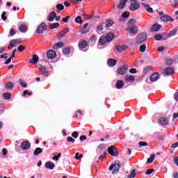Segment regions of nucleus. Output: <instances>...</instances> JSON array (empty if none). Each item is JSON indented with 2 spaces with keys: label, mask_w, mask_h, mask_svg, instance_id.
I'll list each match as a JSON object with an SVG mask.
<instances>
[{
  "label": "nucleus",
  "mask_w": 178,
  "mask_h": 178,
  "mask_svg": "<svg viewBox=\"0 0 178 178\" xmlns=\"http://www.w3.org/2000/svg\"><path fill=\"white\" fill-rule=\"evenodd\" d=\"M29 63L31 65H36V63H38V55H33V58L29 60Z\"/></svg>",
  "instance_id": "obj_17"
},
{
  "label": "nucleus",
  "mask_w": 178,
  "mask_h": 178,
  "mask_svg": "<svg viewBox=\"0 0 178 178\" xmlns=\"http://www.w3.org/2000/svg\"><path fill=\"white\" fill-rule=\"evenodd\" d=\"M174 99H175V101H178V92L174 94Z\"/></svg>",
  "instance_id": "obj_62"
},
{
  "label": "nucleus",
  "mask_w": 178,
  "mask_h": 178,
  "mask_svg": "<svg viewBox=\"0 0 178 178\" xmlns=\"http://www.w3.org/2000/svg\"><path fill=\"white\" fill-rule=\"evenodd\" d=\"M129 9L132 11L140 9V3H137L136 0H131V5L129 6Z\"/></svg>",
  "instance_id": "obj_5"
},
{
  "label": "nucleus",
  "mask_w": 178,
  "mask_h": 178,
  "mask_svg": "<svg viewBox=\"0 0 178 178\" xmlns=\"http://www.w3.org/2000/svg\"><path fill=\"white\" fill-rule=\"evenodd\" d=\"M40 154H42V149L40 147H37L35 149L33 154L37 156V155H40Z\"/></svg>",
  "instance_id": "obj_34"
},
{
  "label": "nucleus",
  "mask_w": 178,
  "mask_h": 178,
  "mask_svg": "<svg viewBox=\"0 0 178 178\" xmlns=\"http://www.w3.org/2000/svg\"><path fill=\"white\" fill-rule=\"evenodd\" d=\"M63 47V42H58L54 44L52 46L53 49H59V48H62Z\"/></svg>",
  "instance_id": "obj_26"
},
{
  "label": "nucleus",
  "mask_w": 178,
  "mask_h": 178,
  "mask_svg": "<svg viewBox=\"0 0 178 178\" xmlns=\"http://www.w3.org/2000/svg\"><path fill=\"white\" fill-rule=\"evenodd\" d=\"M26 47L23 45H19L18 47V51L19 52H22L24 49H25Z\"/></svg>",
  "instance_id": "obj_53"
},
{
  "label": "nucleus",
  "mask_w": 178,
  "mask_h": 178,
  "mask_svg": "<svg viewBox=\"0 0 178 178\" xmlns=\"http://www.w3.org/2000/svg\"><path fill=\"white\" fill-rule=\"evenodd\" d=\"M120 169V163L119 161L115 162L109 167V170H113V175H116Z\"/></svg>",
  "instance_id": "obj_3"
},
{
  "label": "nucleus",
  "mask_w": 178,
  "mask_h": 178,
  "mask_svg": "<svg viewBox=\"0 0 178 178\" xmlns=\"http://www.w3.org/2000/svg\"><path fill=\"white\" fill-rule=\"evenodd\" d=\"M156 41H160V40H162V35L157 34L154 36Z\"/></svg>",
  "instance_id": "obj_51"
},
{
  "label": "nucleus",
  "mask_w": 178,
  "mask_h": 178,
  "mask_svg": "<svg viewBox=\"0 0 178 178\" xmlns=\"http://www.w3.org/2000/svg\"><path fill=\"white\" fill-rule=\"evenodd\" d=\"M151 69H152V66L151 65L147 66L146 67L144 68V73H148V72H149Z\"/></svg>",
  "instance_id": "obj_46"
},
{
  "label": "nucleus",
  "mask_w": 178,
  "mask_h": 178,
  "mask_svg": "<svg viewBox=\"0 0 178 178\" xmlns=\"http://www.w3.org/2000/svg\"><path fill=\"white\" fill-rule=\"evenodd\" d=\"M159 122H160L161 124H163V125H166L168 123V119H166L163 117L160 118Z\"/></svg>",
  "instance_id": "obj_33"
},
{
  "label": "nucleus",
  "mask_w": 178,
  "mask_h": 178,
  "mask_svg": "<svg viewBox=\"0 0 178 178\" xmlns=\"http://www.w3.org/2000/svg\"><path fill=\"white\" fill-rule=\"evenodd\" d=\"M125 49H127V45L126 44L116 46V50L118 52H122V51H125Z\"/></svg>",
  "instance_id": "obj_16"
},
{
  "label": "nucleus",
  "mask_w": 178,
  "mask_h": 178,
  "mask_svg": "<svg viewBox=\"0 0 178 178\" xmlns=\"http://www.w3.org/2000/svg\"><path fill=\"white\" fill-rule=\"evenodd\" d=\"M113 37H115V35H113V33H108L106 37V40H107V42H111V41H112L113 40Z\"/></svg>",
  "instance_id": "obj_29"
},
{
  "label": "nucleus",
  "mask_w": 178,
  "mask_h": 178,
  "mask_svg": "<svg viewBox=\"0 0 178 178\" xmlns=\"http://www.w3.org/2000/svg\"><path fill=\"white\" fill-rule=\"evenodd\" d=\"M159 78V74L156 72L151 75L150 80L151 81H156Z\"/></svg>",
  "instance_id": "obj_22"
},
{
  "label": "nucleus",
  "mask_w": 178,
  "mask_h": 178,
  "mask_svg": "<svg viewBox=\"0 0 178 178\" xmlns=\"http://www.w3.org/2000/svg\"><path fill=\"white\" fill-rule=\"evenodd\" d=\"M129 81H134V76H125V83H129Z\"/></svg>",
  "instance_id": "obj_31"
},
{
  "label": "nucleus",
  "mask_w": 178,
  "mask_h": 178,
  "mask_svg": "<svg viewBox=\"0 0 178 178\" xmlns=\"http://www.w3.org/2000/svg\"><path fill=\"white\" fill-rule=\"evenodd\" d=\"M172 63H173V60L169 58V59H167L166 60V65H172Z\"/></svg>",
  "instance_id": "obj_60"
},
{
  "label": "nucleus",
  "mask_w": 178,
  "mask_h": 178,
  "mask_svg": "<svg viewBox=\"0 0 178 178\" xmlns=\"http://www.w3.org/2000/svg\"><path fill=\"white\" fill-rule=\"evenodd\" d=\"M58 27H59L58 22L53 23L49 26V28L50 29V30H54V29H58Z\"/></svg>",
  "instance_id": "obj_32"
},
{
  "label": "nucleus",
  "mask_w": 178,
  "mask_h": 178,
  "mask_svg": "<svg viewBox=\"0 0 178 178\" xmlns=\"http://www.w3.org/2000/svg\"><path fill=\"white\" fill-rule=\"evenodd\" d=\"M129 0H120V3L118 6V9H124V7L126 6V3Z\"/></svg>",
  "instance_id": "obj_12"
},
{
  "label": "nucleus",
  "mask_w": 178,
  "mask_h": 178,
  "mask_svg": "<svg viewBox=\"0 0 178 178\" xmlns=\"http://www.w3.org/2000/svg\"><path fill=\"white\" fill-rule=\"evenodd\" d=\"M3 97L4 98V99H10V93H3Z\"/></svg>",
  "instance_id": "obj_41"
},
{
  "label": "nucleus",
  "mask_w": 178,
  "mask_h": 178,
  "mask_svg": "<svg viewBox=\"0 0 178 178\" xmlns=\"http://www.w3.org/2000/svg\"><path fill=\"white\" fill-rule=\"evenodd\" d=\"M19 84L24 88H26V87H27V83H26V81L22 80V79H19Z\"/></svg>",
  "instance_id": "obj_40"
},
{
  "label": "nucleus",
  "mask_w": 178,
  "mask_h": 178,
  "mask_svg": "<svg viewBox=\"0 0 178 178\" xmlns=\"http://www.w3.org/2000/svg\"><path fill=\"white\" fill-rule=\"evenodd\" d=\"M106 42H108V40H106L105 37H102L99 40V45H105Z\"/></svg>",
  "instance_id": "obj_30"
},
{
  "label": "nucleus",
  "mask_w": 178,
  "mask_h": 178,
  "mask_svg": "<svg viewBox=\"0 0 178 178\" xmlns=\"http://www.w3.org/2000/svg\"><path fill=\"white\" fill-rule=\"evenodd\" d=\"M142 5L144 6L147 12H149V13H152V12H154V10L149 6V5L145 3H142Z\"/></svg>",
  "instance_id": "obj_23"
},
{
  "label": "nucleus",
  "mask_w": 178,
  "mask_h": 178,
  "mask_svg": "<svg viewBox=\"0 0 178 178\" xmlns=\"http://www.w3.org/2000/svg\"><path fill=\"white\" fill-rule=\"evenodd\" d=\"M136 23V19H131L128 22V27L126 29V31H128L129 34H137V33H138V28L134 26Z\"/></svg>",
  "instance_id": "obj_1"
},
{
  "label": "nucleus",
  "mask_w": 178,
  "mask_h": 178,
  "mask_svg": "<svg viewBox=\"0 0 178 178\" xmlns=\"http://www.w3.org/2000/svg\"><path fill=\"white\" fill-rule=\"evenodd\" d=\"M147 40V33H142L139 34L136 38V42L137 44H141Z\"/></svg>",
  "instance_id": "obj_4"
},
{
  "label": "nucleus",
  "mask_w": 178,
  "mask_h": 178,
  "mask_svg": "<svg viewBox=\"0 0 178 178\" xmlns=\"http://www.w3.org/2000/svg\"><path fill=\"white\" fill-rule=\"evenodd\" d=\"M136 177V170H133L128 175V178H133Z\"/></svg>",
  "instance_id": "obj_43"
},
{
  "label": "nucleus",
  "mask_w": 178,
  "mask_h": 178,
  "mask_svg": "<svg viewBox=\"0 0 178 178\" xmlns=\"http://www.w3.org/2000/svg\"><path fill=\"white\" fill-rule=\"evenodd\" d=\"M45 22H42L36 29L37 34H42L45 31Z\"/></svg>",
  "instance_id": "obj_9"
},
{
  "label": "nucleus",
  "mask_w": 178,
  "mask_h": 178,
  "mask_svg": "<svg viewBox=\"0 0 178 178\" xmlns=\"http://www.w3.org/2000/svg\"><path fill=\"white\" fill-rule=\"evenodd\" d=\"M87 27H88V23H86L83 25V29L79 30V33H81V34H87V33H88V31L86 30V29H87Z\"/></svg>",
  "instance_id": "obj_21"
},
{
  "label": "nucleus",
  "mask_w": 178,
  "mask_h": 178,
  "mask_svg": "<svg viewBox=\"0 0 178 178\" xmlns=\"http://www.w3.org/2000/svg\"><path fill=\"white\" fill-rule=\"evenodd\" d=\"M15 34H16V29L12 28V29L10 30V35H11V37H13V35H15Z\"/></svg>",
  "instance_id": "obj_50"
},
{
  "label": "nucleus",
  "mask_w": 178,
  "mask_h": 178,
  "mask_svg": "<svg viewBox=\"0 0 178 178\" xmlns=\"http://www.w3.org/2000/svg\"><path fill=\"white\" fill-rule=\"evenodd\" d=\"M97 31H102V30H104V24H100L97 26Z\"/></svg>",
  "instance_id": "obj_48"
},
{
  "label": "nucleus",
  "mask_w": 178,
  "mask_h": 178,
  "mask_svg": "<svg viewBox=\"0 0 178 178\" xmlns=\"http://www.w3.org/2000/svg\"><path fill=\"white\" fill-rule=\"evenodd\" d=\"M130 13L128 11H125L122 13V17H129Z\"/></svg>",
  "instance_id": "obj_55"
},
{
  "label": "nucleus",
  "mask_w": 178,
  "mask_h": 178,
  "mask_svg": "<svg viewBox=\"0 0 178 178\" xmlns=\"http://www.w3.org/2000/svg\"><path fill=\"white\" fill-rule=\"evenodd\" d=\"M21 147H22V149L24 150L29 149V148H30V142H29L28 140H25L22 142Z\"/></svg>",
  "instance_id": "obj_15"
},
{
  "label": "nucleus",
  "mask_w": 178,
  "mask_h": 178,
  "mask_svg": "<svg viewBox=\"0 0 178 178\" xmlns=\"http://www.w3.org/2000/svg\"><path fill=\"white\" fill-rule=\"evenodd\" d=\"M128 69H129V66L124 65L118 70V74L123 76V74H126V72H127Z\"/></svg>",
  "instance_id": "obj_10"
},
{
  "label": "nucleus",
  "mask_w": 178,
  "mask_h": 178,
  "mask_svg": "<svg viewBox=\"0 0 178 178\" xmlns=\"http://www.w3.org/2000/svg\"><path fill=\"white\" fill-rule=\"evenodd\" d=\"M172 177L174 178H178V172H173L172 173Z\"/></svg>",
  "instance_id": "obj_63"
},
{
  "label": "nucleus",
  "mask_w": 178,
  "mask_h": 178,
  "mask_svg": "<svg viewBox=\"0 0 178 178\" xmlns=\"http://www.w3.org/2000/svg\"><path fill=\"white\" fill-rule=\"evenodd\" d=\"M175 70H173V68L169 67L164 70L163 74L166 76H170V74H173Z\"/></svg>",
  "instance_id": "obj_14"
},
{
  "label": "nucleus",
  "mask_w": 178,
  "mask_h": 178,
  "mask_svg": "<svg viewBox=\"0 0 178 178\" xmlns=\"http://www.w3.org/2000/svg\"><path fill=\"white\" fill-rule=\"evenodd\" d=\"M27 26L24 24H21L19 27V31H21V33H26V31H27Z\"/></svg>",
  "instance_id": "obj_28"
},
{
  "label": "nucleus",
  "mask_w": 178,
  "mask_h": 178,
  "mask_svg": "<svg viewBox=\"0 0 178 178\" xmlns=\"http://www.w3.org/2000/svg\"><path fill=\"white\" fill-rule=\"evenodd\" d=\"M157 13L160 16V19L163 20V22H171V23H173V22H175V20L173 19V18H172V17L165 14L163 12L157 11Z\"/></svg>",
  "instance_id": "obj_2"
},
{
  "label": "nucleus",
  "mask_w": 178,
  "mask_h": 178,
  "mask_svg": "<svg viewBox=\"0 0 178 178\" xmlns=\"http://www.w3.org/2000/svg\"><path fill=\"white\" fill-rule=\"evenodd\" d=\"M147 142H139V147H147Z\"/></svg>",
  "instance_id": "obj_52"
},
{
  "label": "nucleus",
  "mask_w": 178,
  "mask_h": 178,
  "mask_svg": "<svg viewBox=\"0 0 178 178\" xmlns=\"http://www.w3.org/2000/svg\"><path fill=\"white\" fill-rule=\"evenodd\" d=\"M108 152L112 156H118V150L116 149V147L113 145L108 148Z\"/></svg>",
  "instance_id": "obj_7"
},
{
  "label": "nucleus",
  "mask_w": 178,
  "mask_h": 178,
  "mask_svg": "<svg viewBox=\"0 0 178 178\" xmlns=\"http://www.w3.org/2000/svg\"><path fill=\"white\" fill-rule=\"evenodd\" d=\"M66 35L62 31L57 34V38L58 40H61V38H63Z\"/></svg>",
  "instance_id": "obj_37"
},
{
  "label": "nucleus",
  "mask_w": 178,
  "mask_h": 178,
  "mask_svg": "<svg viewBox=\"0 0 178 178\" xmlns=\"http://www.w3.org/2000/svg\"><path fill=\"white\" fill-rule=\"evenodd\" d=\"M176 33H177V29H175L169 33L165 34V38H163V40H166V38H169V37H173V35H176Z\"/></svg>",
  "instance_id": "obj_18"
},
{
  "label": "nucleus",
  "mask_w": 178,
  "mask_h": 178,
  "mask_svg": "<svg viewBox=\"0 0 178 178\" xmlns=\"http://www.w3.org/2000/svg\"><path fill=\"white\" fill-rule=\"evenodd\" d=\"M87 47V42L86 40L81 41L79 44L80 49H84Z\"/></svg>",
  "instance_id": "obj_27"
},
{
  "label": "nucleus",
  "mask_w": 178,
  "mask_h": 178,
  "mask_svg": "<svg viewBox=\"0 0 178 178\" xmlns=\"http://www.w3.org/2000/svg\"><path fill=\"white\" fill-rule=\"evenodd\" d=\"M174 162L175 163V164L177 165V166H178V156L175 157L174 159Z\"/></svg>",
  "instance_id": "obj_64"
},
{
  "label": "nucleus",
  "mask_w": 178,
  "mask_h": 178,
  "mask_svg": "<svg viewBox=\"0 0 178 178\" xmlns=\"http://www.w3.org/2000/svg\"><path fill=\"white\" fill-rule=\"evenodd\" d=\"M44 166L46 169H50V170H52L55 168V163L48 161L44 164Z\"/></svg>",
  "instance_id": "obj_13"
},
{
  "label": "nucleus",
  "mask_w": 178,
  "mask_h": 178,
  "mask_svg": "<svg viewBox=\"0 0 178 178\" xmlns=\"http://www.w3.org/2000/svg\"><path fill=\"white\" fill-rule=\"evenodd\" d=\"M118 63V60L113 59V58H109L107 60V65L109 66V67H113Z\"/></svg>",
  "instance_id": "obj_11"
},
{
  "label": "nucleus",
  "mask_w": 178,
  "mask_h": 178,
  "mask_svg": "<svg viewBox=\"0 0 178 178\" xmlns=\"http://www.w3.org/2000/svg\"><path fill=\"white\" fill-rule=\"evenodd\" d=\"M65 35L70 31V29L69 28H65L62 31Z\"/></svg>",
  "instance_id": "obj_61"
},
{
  "label": "nucleus",
  "mask_w": 178,
  "mask_h": 178,
  "mask_svg": "<svg viewBox=\"0 0 178 178\" xmlns=\"http://www.w3.org/2000/svg\"><path fill=\"white\" fill-rule=\"evenodd\" d=\"M75 22L76 23H79V24H81V23H83V20L81 19V17L80 16H78L75 18Z\"/></svg>",
  "instance_id": "obj_45"
},
{
  "label": "nucleus",
  "mask_w": 178,
  "mask_h": 178,
  "mask_svg": "<svg viewBox=\"0 0 178 178\" xmlns=\"http://www.w3.org/2000/svg\"><path fill=\"white\" fill-rule=\"evenodd\" d=\"M124 86V82L122 80H118L116 83V88L120 89L123 88V86Z\"/></svg>",
  "instance_id": "obj_25"
},
{
  "label": "nucleus",
  "mask_w": 178,
  "mask_h": 178,
  "mask_svg": "<svg viewBox=\"0 0 178 178\" xmlns=\"http://www.w3.org/2000/svg\"><path fill=\"white\" fill-rule=\"evenodd\" d=\"M81 158H83V154H80V153L77 152L75 154V159H81Z\"/></svg>",
  "instance_id": "obj_49"
},
{
  "label": "nucleus",
  "mask_w": 178,
  "mask_h": 178,
  "mask_svg": "<svg viewBox=\"0 0 178 178\" xmlns=\"http://www.w3.org/2000/svg\"><path fill=\"white\" fill-rule=\"evenodd\" d=\"M48 59H55L56 58V52L54 50H49L46 53Z\"/></svg>",
  "instance_id": "obj_8"
},
{
  "label": "nucleus",
  "mask_w": 178,
  "mask_h": 178,
  "mask_svg": "<svg viewBox=\"0 0 178 178\" xmlns=\"http://www.w3.org/2000/svg\"><path fill=\"white\" fill-rule=\"evenodd\" d=\"M1 18L3 20H6V19H8V17H6V13L3 12L1 15Z\"/></svg>",
  "instance_id": "obj_58"
},
{
  "label": "nucleus",
  "mask_w": 178,
  "mask_h": 178,
  "mask_svg": "<svg viewBox=\"0 0 178 178\" xmlns=\"http://www.w3.org/2000/svg\"><path fill=\"white\" fill-rule=\"evenodd\" d=\"M146 48H147V46H145V44L140 45L139 49L140 52H145Z\"/></svg>",
  "instance_id": "obj_44"
},
{
  "label": "nucleus",
  "mask_w": 178,
  "mask_h": 178,
  "mask_svg": "<svg viewBox=\"0 0 178 178\" xmlns=\"http://www.w3.org/2000/svg\"><path fill=\"white\" fill-rule=\"evenodd\" d=\"M5 87L7 90H12V88L14 87V85L12 83V82H8L6 83Z\"/></svg>",
  "instance_id": "obj_35"
},
{
  "label": "nucleus",
  "mask_w": 178,
  "mask_h": 178,
  "mask_svg": "<svg viewBox=\"0 0 178 178\" xmlns=\"http://www.w3.org/2000/svg\"><path fill=\"white\" fill-rule=\"evenodd\" d=\"M56 8L57 10H63L65 9V6L62 4H57Z\"/></svg>",
  "instance_id": "obj_42"
},
{
  "label": "nucleus",
  "mask_w": 178,
  "mask_h": 178,
  "mask_svg": "<svg viewBox=\"0 0 178 178\" xmlns=\"http://www.w3.org/2000/svg\"><path fill=\"white\" fill-rule=\"evenodd\" d=\"M159 30H161V26L159 24H154L150 29V31L154 33L155 31H159Z\"/></svg>",
  "instance_id": "obj_20"
},
{
  "label": "nucleus",
  "mask_w": 178,
  "mask_h": 178,
  "mask_svg": "<svg viewBox=\"0 0 178 178\" xmlns=\"http://www.w3.org/2000/svg\"><path fill=\"white\" fill-rule=\"evenodd\" d=\"M63 52L65 55H68L70 53V47H65L63 49Z\"/></svg>",
  "instance_id": "obj_39"
},
{
  "label": "nucleus",
  "mask_w": 178,
  "mask_h": 178,
  "mask_svg": "<svg viewBox=\"0 0 178 178\" xmlns=\"http://www.w3.org/2000/svg\"><path fill=\"white\" fill-rule=\"evenodd\" d=\"M62 156L61 153H58L57 156H54L52 159L54 161H59V158H60V156Z\"/></svg>",
  "instance_id": "obj_47"
},
{
  "label": "nucleus",
  "mask_w": 178,
  "mask_h": 178,
  "mask_svg": "<svg viewBox=\"0 0 178 178\" xmlns=\"http://www.w3.org/2000/svg\"><path fill=\"white\" fill-rule=\"evenodd\" d=\"M172 8H177L178 6V2L177 0H175L174 2L172 4Z\"/></svg>",
  "instance_id": "obj_57"
},
{
  "label": "nucleus",
  "mask_w": 178,
  "mask_h": 178,
  "mask_svg": "<svg viewBox=\"0 0 178 178\" xmlns=\"http://www.w3.org/2000/svg\"><path fill=\"white\" fill-rule=\"evenodd\" d=\"M67 141L68 142V143H74V139H73V138H72V137H68L67 138Z\"/></svg>",
  "instance_id": "obj_59"
},
{
  "label": "nucleus",
  "mask_w": 178,
  "mask_h": 178,
  "mask_svg": "<svg viewBox=\"0 0 178 178\" xmlns=\"http://www.w3.org/2000/svg\"><path fill=\"white\" fill-rule=\"evenodd\" d=\"M72 137L74 138H77L79 137V133L77 131H74L72 134Z\"/></svg>",
  "instance_id": "obj_54"
},
{
  "label": "nucleus",
  "mask_w": 178,
  "mask_h": 178,
  "mask_svg": "<svg viewBox=\"0 0 178 178\" xmlns=\"http://www.w3.org/2000/svg\"><path fill=\"white\" fill-rule=\"evenodd\" d=\"M20 42H22V40H20V39L12 40L10 42V45L8 47V49H12V48H13V47H17V45H19V44H20Z\"/></svg>",
  "instance_id": "obj_6"
},
{
  "label": "nucleus",
  "mask_w": 178,
  "mask_h": 178,
  "mask_svg": "<svg viewBox=\"0 0 178 178\" xmlns=\"http://www.w3.org/2000/svg\"><path fill=\"white\" fill-rule=\"evenodd\" d=\"M39 70L41 72V73H42V74L44 75L45 77L48 76L49 74L48 73L47 69H45V67H39Z\"/></svg>",
  "instance_id": "obj_24"
},
{
  "label": "nucleus",
  "mask_w": 178,
  "mask_h": 178,
  "mask_svg": "<svg viewBox=\"0 0 178 178\" xmlns=\"http://www.w3.org/2000/svg\"><path fill=\"white\" fill-rule=\"evenodd\" d=\"M113 25V21L112 19H108L106 22V26H107V27H111Z\"/></svg>",
  "instance_id": "obj_38"
},
{
  "label": "nucleus",
  "mask_w": 178,
  "mask_h": 178,
  "mask_svg": "<svg viewBox=\"0 0 178 178\" xmlns=\"http://www.w3.org/2000/svg\"><path fill=\"white\" fill-rule=\"evenodd\" d=\"M154 169H149L146 171L145 175H151L152 173H154Z\"/></svg>",
  "instance_id": "obj_56"
},
{
  "label": "nucleus",
  "mask_w": 178,
  "mask_h": 178,
  "mask_svg": "<svg viewBox=\"0 0 178 178\" xmlns=\"http://www.w3.org/2000/svg\"><path fill=\"white\" fill-rule=\"evenodd\" d=\"M155 159V154H151L150 157L147 159V163H152Z\"/></svg>",
  "instance_id": "obj_36"
},
{
  "label": "nucleus",
  "mask_w": 178,
  "mask_h": 178,
  "mask_svg": "<svg viewBox=\"0 0 178 178\" xmlns=\"http://www.w3.org/2000/svg\"><path fill=\"white\" fill-rule=\"evenodd\" d=\"M55 17H56V13H55L54 11H52L49 15V16L47 17V20L49 22H54V19H55Z\"/></svg>",
  "instance_id": "obj_19"
}]
</instances>
